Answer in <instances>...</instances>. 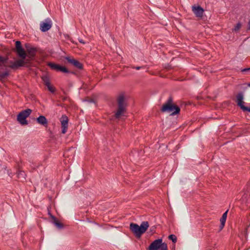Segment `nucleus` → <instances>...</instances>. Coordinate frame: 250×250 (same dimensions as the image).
<instances>
[{
	"instance_id": "1",
	"label": "nucleus",
	"mask_w": 250,
	"mask_h": 250,
	"mask_svg": "<svg viewBox=\"0 0 250 250\" xmlns=\"http://www.w3.org/2000/svg\"><path fill=\"white\" fill-rule=\"evenodd\" d=\"M117 110L113 116L115 119L119 120L122 116H124V114L126 112V107L127 104L125 98L123 94H120L117 99Z\"/></svg>"
},
{
	"instance_id": "24",
	"label": "nucleus",
	"mask_w": 250,
	"mask_h": 250,
	"mask_svg": "<svg viewBox=\"0 0 250 250\" xmlns=\"http://www.w3.org/2000/svg\"><path fill=\"white\" fill-rule=\"evenodd\" d=\"M79 42L82 44H85L86 42L82 39H78Z\"/></svg>"
},
{
	"instance_id": "8",
	"label": "nucleus",
	"mask_w": 250,
	"mask_h": 250,
	"mask_svg": "<svg viewBox=\"0 0 250 250\" xmlns=\"http://www.w3.org/2000/svg\"><path fill=\"white\" fill-rule=\"evenodd\" d=\"M16 49L18 56L22 59H25L27 55L25 50L21 46V43L20 41H16Z\"/></svg>"
},
{
	"instance_id": "22",
	"label": "nucleus",
	"mask_w": 250,
	"mask_h": 250,
	"mask_svg": "<svg viewBox=\"0 0 250 250\" xmlns=\"http://www.w3.org/2000/svg\"><path fill=\"white\" fill-rule=\"evenodd\" d=\"M241 27V24L240 22H238L234 27V28L232 29L233 31L236 32L238 31Z\"/></svg>"
},
{
	"instance_id": "17",
	"label": "nucleus",
	"mask_w": 250,
	"mask_h": 250,
	"mask_svg": "<svg viewBox=\"0 0 250 250\" xmlns=\"http://www.w3.org/2000/svg\"><path fill=\"white\" fill-rule=\"evenodd\" d=\"M17 176L20 181H23L25 180L26 174L24 171L19 170L17 173Z\"/></svg>"
},
{
	"instance_id": "2",
	"label": "nucleus",
	"mask_w": 250,
	"mask_h": 250,
	"mask_svg": "<svg viewBox=\"0 0 250 250\" xmlns=\"http://www.w3.org/2000/svg\"><path fill=\"white\" fill-rule=\"evenodd\" d=\"M180 108L177 105L173 104V99L169 97L161 108L163 112L171 113V115H175L180 112Z\"/></svg>"
},
{
	"instance_id": "27",
	"label": "nucleus",
	"mask_w": 250,
	"mask_h": 250,
	"mask_svg": "<svg viewBox=\"0 0 250 250\" xmlns=\"http://www.w3.org/2000/svg\"><path fill=\"white\" fill-rule=\"evenodd\" d=\"M248 85L250 87V83H248Z\"/></svg>"
},
{
	"instance_id": "7",
	"label": "nucleus",
	"mask_w": 250,
	"mask_h": 250,
	"mask_svg": "<svg viewBox=\"0 0 250 250\" xmlns=\"http://www.w3.org/2000/svg\"><path fill=\"white\" fill-rule=\"evenodd\" d=\"M52 21L49 18H47L40 23V30L42 32H46L49 30L52 27Z\"/></svg>"
},
{
	"instance_id": "19",
	"label": "nucleus",
	"mask_w": 250,
	"mask_h": 250,
	"mask_svg": "<svg viewBox=\"0 0 250 250\" xmlns=\"http://www.w3.org/2000/svg\"><path fill=\"white\" fill-rule=\"evenodd\" d=\"M42 80L45 86H47V85L49 84L50 83V81L49 78L46 76H44L42 78Z\"/></svg>"
},
{
	"instance_id": "9",
	"label": "nucleus",
	"mask_w": 250,
	"mask_h": 250,
	"mask_svg": "<svg viewBox=\"0 0 250 250\" xmlns=\"http://www.w3.org/2000/svg\"><path fill=\"white\" fill-rule=\"evenodd\" d=\"M191 8L192 11L196 17L200 18L203 17L204 10L201 6L194 5L192 6Z\"/></svg>"
},
{
	"instance_id": "25",
	"label": "nucleus",
	"mask_w": 250,
	"mask_h": 250,
	"mask_svg": "<svg viewBox=\"0 0 250 250\" xmlns=\"http://www.w3.org/2000/svg\"><path fill=\"white\" fill-rule=\"evenodd\" d=\"M28 52L30 53H31L33 52H34L35 50L33 48H31L30 49H27Z\"/></svg>"
},
{
	"instance_id": "18",
	"label": "nucleus",
	"mask_w": 250,
	"mask_h": 250,
	"mask_svg": "<svg viewBox=\"0 0 250 250\" xmlns=\"http://www.w3.org/2000/svg\"><path fill=\"white\" fill-rule=\"evenodd\" d=\"M51 217L53 219V223L58 229H61L63 228V225L60 223L56 217L53 216H52Z\"/></svg>"
},
{
	"instance_id": "4",
	"label": "nucleus",
	"mask_w": 250,
	"mask_h": 250,
	"mask_svg": "<svg viewBox=\"0 0 250 250\" xmlns=\"http://www.w3.org/2000/svg\"><path fill=\"white\" fill-rule=\"evenodd\" d=\"M32 112V110L30 109H26L22 110L17 115V121L22 125H28V122L26 118L30 115Z\"/></svg>"
},
{
	"instance_id": "3",
	"label": "nucleus",
	"mask_w": 250,
	"mask_h": 250,
	"mask_svg": "<svg viewBox=\"0 0 250 250\" xmlns=\"http://www.w3.org/2000/svg\"><path fill=\"white\" fill-rule=\"evenodd\" d=\"M147 250H167V246L166 243L163 242L162 239H158L150 244Z\"/></svg>"
},
{
	"instance_id": "16",
	"label": "nucleus",
	"mask_w": 250,
	"mask_h": 250,
	"mask_svg": "<svg viewBox=\"0 0 250 250\" xmlns=\"http://www.w3.org/2000/svg\"><path fill=\"white\" fill-rule=\"evenodd\" d=\"M148 227L149 225L147 221H144L141 223V225L139 226V228L140 229L142 234L146 232Z\"/></svg>"
},
{
	"instance_id": "26",
	"label": "nucleus",
	"mask_w": 250,
	"mask_h": 250,
	"mask_svg": "<svg viewBox=\"0 0 250 250\" xmlns=\"http://www.w3.org/2000/svg\"><path fill=\"white\" fill-rule=\"evenodd\" d=\"M141 66H136L135 67H134L135 69H136V70H140L141 69Z\"/></svg>"
},
{
	"instance_id": "20",
	"label": "nucleus",
	"mask_w": 250,
	"mask_h": 250,
	"mask_svg": "<svg viewBox=\"0 0 250 250\" xmlns=\"http://www.w3.org/2000/svg\"><path fill=\"white\" fill-rule=\"evenodd\" d=\"M48 89V90L51 93H54L56 91V88L52 85L51 84V83H50L49 84L47 85V86H46Z\"/></svg>"
},
{
	"instance_id": "23",
	"label": "nucleus",
	"mask_w": 250,
	"mask_h": 250,
	"mask_svg": "<svg viewBox=\"0 0 250 250\" xmlns=\"http://www.w3.org/2000/svg\"><path fill=\"white\" fill-rule=\"evenodd\" d=\"M241 71L243 72H245L247 71L250 72V67L242 69L241 70Z\"/></svg>"
},
{
	"instance_id": "11",
	"label": "nucleus",
	"mask_w": 250,
	"mask_h": 250,
	"mask_svg": "<svg viewBox=\"0 0 250 250\" xmlns=\"http://www.w3.org/2000/svg\"><path fill=\"white\" fill-rule=\"evenodd\" d=\"M65 59L67 61V62L72 65H73L76 68L79 69H83V64L82 63L75 60L73 58H70L69 57H65Z\"/></svg>"
},
{
	"instance_id": "13",
	"label": "nucleus",
	"mask_w": 250,
	"mask_h": 250,
	"mask_svg": "<svg viewBox=\"0 0 250 250\" xmlns=\"http://www.w3.org/2000/svg\"><path fill=\"white\" fill-rule=\"evenodd\" d=\"M130 229L137 236L140 237L142 235L139 226L138 224L133 223H130Z\"/></svg>"
},
{
	"instance_id": "21",
	"label": "nucleus",
	"mask_w": 250,
	"mask_h": 250,
	"mask_svg": "<svg viewBox=\"0 0 250 250\" xmlns=\"http://www.w3.org/2000/svg\"><path fill=\"white\" fill-rule=\"evenodd\" d=\"M168 239L172 241L173 243H175L177 242V237L174 234H170L168 236Z\"/></svg>"
},
{
	"instance_id": "14",
	"label": "nucleus",
	"mask_w": 250,
	"mask_h": 250,
	"mask_svg": "<svg viewBox=\"0 0 250 250\" xmlns=\"http://www.w3.org/2000/svg\"><path fill=\"white\" fill-rule=\"evenodd\" d=\"M228 210L226 211L222 215L221 218H220V223L221 225L220 226V230L222 229L224 227L225 223L227 219V214H228Z\"/></svg>"
},
{
	"instance_id": "5",
	"label": "nucleus",
	"mask_w": 250,
	"mask_h": 250,
	"mask_svg": "<svg viewBox=\"0 0 250 250\" xmlns=\"http://www.w3.org/2000/svg\"><path fill=\"white\" fill-rule=\"evenodd\" d=\"M243 99V93L242 92L238 93V94L236 96V102L238 105L244 111H248L250 112V107H248L244 105Z\"/></svg>"
},
{
	"instance_id": "10",
	"label": "nucleus",
	"mask_w": 250,
	"mask_h": 250,
	"mask_svg": "<svg viewBox=\"0 0 250 250\" xmlns=\"http://www.w3.org/2000/svg\"><path fill=\"white\" fill-rule=\"evenodd\" d=\"M62 125V133L65 134L68 128V119L65 115H62L60 119Z\"/></svg>"
},
{
	"instance_id": "12",
	"label": "nucleus",
	"mask_w": 250,
	"mask_h": 250,
	"mask_svg": "<svg viewBox=\"0 0 250 250\" xmlns=\"http://www.w3.org/2000/svg\"><path fill=\"white\" fill-rule=\"evenodd\" d=\"M25 59H20L14 62H12L9 65V67L12 69H16L18 67L23 66L25 65Z\"/></svg>"
},
{
	"instance_id": "6",
	"label": "nucleus",
	"mask_w": 250,
	"mask_h": 250,
	"mask_svg": "<svg viewBox=\"0 0 250 250\" xmlns=\"http://www.w3.org/2000/svg\"><path fill=\"white\" fill-rule=\"evenodd\" d=\"M47 65L50 67L51 69L54 70L56 71H60L65 73H68L70 72V71L66 67L61 66L60 65L56 64L53 62H48Z\"/></svg>"
},
{
	"instance_id": "15",
	"label": "nucleus",
	"mask_w": 250,
	"mask_h": 250,
	"mask_svg": "<svg viewBox=\"0 0 250 250\" xmlns=\"http://www.w3.org/2000/svg\"><path fill=\"white\" fill-rule=\"evenodd\" d=\"M37 122L40 125L43 126H46L47 125V120L45 116L41 115L37 118Z\"/></svg>"
}]
</instances>
